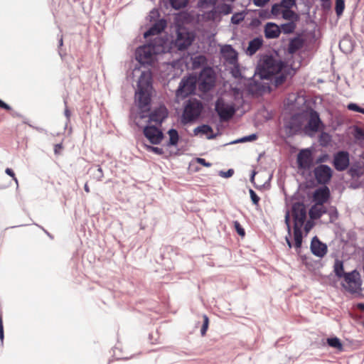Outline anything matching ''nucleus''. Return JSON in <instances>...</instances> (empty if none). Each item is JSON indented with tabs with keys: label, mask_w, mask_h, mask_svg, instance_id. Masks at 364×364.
<instances>
[{
	"label": "nucleus",
	"mask_w": 364,
	"mask_h": 364,
	"mask_svg": "<svg viewBox=\"0 0 364 364\" xmlns=\"http://www.w3.org/2000/svg\"><path fill=\"white\" fill-rule=\"evenodd\" d=\"M359 273L354 270L345 274L343 287L350 293L357 292L360 289V282L359 281Z\"/></svg>",
	"instance_id": "9b49d317"
},
{
	"label": "nucleus",
	"mask_w": 364,
	"mask_h": 364,
	"mask_svg": "<svg viewBox=\"0 0 364 364\" xmlns=\"http://www.w3.org/2000/svg\"><path fill=\"white\" fill-rule=\"evenodd\" d=\"M63 146L62 144H57L54 146V152L55 154L58 155L60 154L61 150L63 149Z\"/></svg>",
	"instance_id": "864d4df0"
},
{
	"label": "nucleus",
	"mask_w": 364,
	"mask_h": 364,
	"mask_svg": "<svg viewBox=\"0 0 364 364\" xmlns=\"http://www.w3.org/2000/svg\"><path fill=\"white\" fill-rule=\"evenodd\" d=\"M65 114L68 118L70 117V112L68 109H65Z\"/></svg>",
	"instance_id": "e2e57ef3"
},
{
	"label": "nucleus",
	"mask_w": 364,
	"mask_h": 364,
	"mask_svg": "<svg viewBox=\"0 0 364 364\" xmlns=\"http://www.w3.org/2000/svg\"><path fill=\"white\" fill-rule=\"evenodd\" d=\"M249 193L253 204L258 206L260 200L259 197L256 194V193L252 189H250Z\"/></svg>",
	"instance_id": "79ce46f5"
},
{
	"label": "nucleus",
	"mask_w": 364,
	"mask_h": 364,
	"mask_svg": "<svg viewBox=\"0 0 364 364\" xmlns=\"http://www.w3.org/2000/svg\"><path fill=\"white\" fill-rule=\"evenodd\" d=\"M346 41L343 40V41H341L340 42V43H339V47H340L341 48H342L343 44H344V43H346Z\"/></svg>",
	"instance_id": "0e129e2a"
},
{
	"label": "nucleus",
	"mask_w": 364,
	"mask_h": 364,
	"mask_svg": "<svg viewBox=\"0 0 364 364\" xmlns=\"http://www.w3.org/2000/svg\"><path fill=\"white\" fill-rule=\"evenodd\" d=\"M257 139V136L255 134H250L249 136H245L241 139L238 140L240 142H245V141H252L256 140Z\"/></svg>",
	"instance_id": "49530a36"
},
{
	"label": "nucleus",
	"mask_w": 364,
	"mask_h": 364,
	"mask_svg": "<svg viewBox=\"0 0 364 364\" xmlns=\"http://www.w3.org/2000/svg\"><path fill=\"white\" fill-rule=\"evenodd\" d=\"M234 228L239 235H240L242 237H245V231L238 221L234 222Z\"/></svg>",
	"instance_id": "58836bf2"
},
{
	"label": "nucleus",
	"mask_w": 364,
	"mask_h": 364,
	"mask_svg": "<svg viewBox=\"0 0 364 364\" xmlns=\"http://www.w3.org/2000/svg\"><path fill=\"white\" fill-rule=\"evenodd\" d=\"M345 9V2L344 0H336V13L338 16L342 15Z\"/></svg>",
	"instance_id": "72a5a7b5"
},
{
	"label": "nucleus",
	"mask_w": 364,
	"mask_h": 364,
	"mask_svg": "<svg viewBox=\"0 0 364 364\" xmlns=\"http://www.w3.org/2000/svg\"><path fill=\"white\" fill-rule=\"evenodd\" d=\"M203 323L201 327L200 333H201L202 336H205L206 333V331L208 328L209 318L207 315H203Z\"/></svg>",
	"instance_id": "4c0bfd02"
},
{
	"label": "nucleus",
	"mask_w": 364,
	"mask_h": 364,
	"mask_svg": "<svg viewBox=\"0 0 364 364\" xmlns=\"http://www.w3.org/2000/svg\"><path fill=\"white\" fill-rule=\"evenodd\" d=\"M282 17L286 20L297 21L298 15L290 9H284L282 12Z\"/></svg>",
	"instance_id": "c85d7f7f"
},
{
	"label": "nucleus",
	"mask_w": 364,
	"mask_h": 364,
	"mask_svg": "<svg viewBox=\"0 0 364 364\" xmlns=\"http://www.w3.org/2000/svg\"><path fill=\"white\" fill-rule=\"evenodd\" d=\"M203 109L201 102L197 100H189L183 110V121L185 123L191 122L197 119Z\"/></svg>",
	"instance_id": "1a4fd4ad"
},
{
	"label": "nucleus",
	"mask_w": 364,
	"mask_h": 364,
	"mask_svg": "<svg viewBox=\"0 0 364 364\" xmlns=\"http://www.w3.org/2000/svg\"><path fill=\"white\" fill-rule=\"evenodd\" d=\"M349 164V154L347 151H341L334 155L333 165L337 171H345L348 167Z\"/></svg>",
	"instance_id": "4468645a"
},
{
	"label": "nucleus",
	"mask_w": 364,
	"mask_h": 364,
	"mask_svg": "<svg viewBox=\"0 0 364 364\" xmlns=\"http://www.w3.org/2000/svg\"><path fill=\"white\" fill-rule=\"evenodd\" d=\"M314 177L319 184H328L333 176V171L327 165L320 164L314 169Z\"/></svg>",
	"instance_id": "9d476101"
},
{
	"label": "nucleus",
	"mask_w": 364,
	"mask_h": 364,
	"mask_svg": "<svg viewBox=\"0 0 364 364\" xmlns=\"http://www.w3.org/2000/svg\"><path fill=\"white\" fill-rule=\"evenodd\" d=\"M263 40L259 38H255L249 42L247 48V53L250 55H254L262 46Z\"/></svg>",
	"instance_id": "5701e85b"
},
{
	"label": "nucleus",
	"mask_w": 364,
	"mask_h": 364,
	"mask_svg": "<svg viewBox=\"0 0 364 364\" xmlns=\"http://www.w3.org/2000/svg\"><path fill=\"white\" fill-rule=\"evenodd\" d=\"M215 110L221 122H228L236 112L235 105L233 102L228 103L222 97H219L215 105Z\"/></svg>",
	"instance_id": "0eeeda50"
},
{
	"label": "nucleus",
	"mask_w": 364,
	"mask_h": 364,
	"mask_svg": "<svg viewBox=\"0 0 364 364\" xmlns=\"http://www.w3.org/2000/svg\"><path fill=\"white\" fill-rule=\"evenodd\" d=\"M98 171H99V172H100V173H102V168H101L100 167H99V168H98Z\"/></svg>",
	"instance_id": "774afa93"
},
{
	"label": "nucleus",
	"mask_w": 364,
	"mask_h": 364,
	"mask_svg": "<svg viewBox=\"0 0 364 364\" xmlns=\"http://www.w3.org/2000/svg\"><path fill=\"white\" fill-rule=\"evenodd\" d=\"M234 173V171L232 169H229L227 172H221V176L228 178L232 176Z\"/></svg>",
	"instance_id": "4d7b16f0"
},
{
	"label": "nucleus",
	"mask_w": 364,
	"mask_h": 364,
	"mask_svg": "<svg viewBox=\"0 0 364 364\" xmlns=\"http://www.w3.org/2000/svg\"><path fill=\"white\" fill-rule=\"evenodd\" d=\"M255 173H253V175H252V177H251V182H252V183L254 182Z\"/></svg>",
	"instance_id": "338daca9"
},
{
	"label": "nucleus",
	"mask_w": 364,
	"mask_h": 364,
	"mask_svg": "<svg viewBox=\"0 0 364 364\" xmlns=\"http://www.w3.org/2000/svg\"><path fill=\"white\" fill-rule=\"evenodd\" d=\"M326 210L323 205H318L317 203H315L309 210V215L312 219H318L323 214L326 213Z\"/></svg>",
	"instance_id": "b1692460"
},
{
	"label": "nucleus",
	"mask_w": 364,
	"mask_h": 364,
	"mask_svg": "<svg viewBox=\"0 0 364 364\" xmlns=\"http://www.w3.org/2000/svg\"><path fill=\"white\" fill-rule=\"evenodd\" d=\"M84 189H85V191L87 192V193H90V188H89V186H88L87 183L84 186Z\"/></svg>",
	"instance_id": "052dcab7"
},
{
	"label": "nucleus",
	"mask_w": 364,
	"mask_h": 364,
	"mask_svg": "<svg viewBox=\"0 0 364 364\" xmlns=\"http://www.w3.org/2000/svg\"><path fill=\"white\" fill-rule=\"evenodd\" d=\"M0 339L1 341L4 340V326H3V317L2 313L0 311Z\"/></svg>",
	"instance_id": "8fccbe9b"
},
{
	"label": "nucleus",
	"mask_w": 364,
	"mask_h": 364,
	"mask_svg": "<svg viewBox=\"0 0 364 364\" xmlns=\"http://www.w3.org/2000/svg\"><path fill=\"white\" fill-rule=\"evenodd\" d=\"M285 223L287 226V230H288V232H289V235L291 234V225H290V215H289V212L287 211L286 215H285Z\"/></svg>",
	"instance_id": "09e8293b"
},
{
	"label": "nucleus",
	"mask_w": 364,
	"mask_h": 364,
	"mask_svg": "<svg viewBox=\"0 0 364 364\" xmlns=\"http://www.w3.org/2000/svg\"><path fill=\"white\" fill-rule=\"evenodd\" d=\"M356 307L357 309H358L359 310L362 311H364V304L363 303H358L357 305H356Z\"/></svg>",
	"instance_id": "bf43d9fd"
},
{
	"label": "nucleus",
	"mask_w": 364,
	"mask_h": 364,
	"mask_svg": "<svg viewBox=\"0 0 364 364\" xmlns=\"http://www.w3.org/2000/svg\"><path fill=\"white\" fill-rule=\"evenodd\" d=\"M245 15L243 13H236L234 14L231 18V22L233 24H239L241 21L244 20Z\"/></svg>",
	"instance_id": "c9c22d12"
},
{
	"label": "nucleus",
	"mask_w": 364,
	"mask_h": 364,
	"mask_svg": "<svg viewBox=\"0 0 364 364\" xmlns=\"http://www.w3.org/2000/svg\"><path fill=\"white\" fill-rule=\"evenodd\" d=\"M281 5L284 9H291L296 4V0H282Z\"/></svg>",
	"instance_id": "37998d69"
},
{
	"label": "nucleus",
	"mask_w": 364,
	"mask_h": 364,
	"mask_svg": "<svg viewBox=\"0 0 364 364\" xmlns=\"http://www.w3.org/2000/svg\"><path fill=\"white\" fill-rule=\"evenodd\" d=\"M286 240H287L289 247L291 248L292 247L291 242L289 240V239L288 237H286Z\"/></svg>",
	"instance_id": "680f3d73"
},
{
	"label": "nucleus",
	"mask_w": 364,
	"mask_h": 364,
	"mask_svg": "<svg viewBox=\"0 0 364 364\" xmlns=\"http://www.w3.org/2000/svg\"><path fill=\"white\" fill-rule=\"evenodd\" d=\"M146 150L149 151L154 152L158 155H161L164 154V151L161 148L152 146H146Z\"/></svg>",
	"instance_id": "c03bdc74"
},
{
	"label": "nucleus",
	"mask_w": 364,
	"mask_h": 364,
	"mask_svg": "<svg viewBox=\"0 0 364 364\" xmlns=\"http://www.w3.org/2000/svg\"><path fill=\"white\" fill-rule=\"evenodd\" d=\"M207 62V59L204 55H199L192 58V64L193 68H198L200 66L205 65Z\"/></svg>",
	"instance_id": "c756f323"
},
{
	"label": "nucleus",
	"mask_w": 364,
	"mask_h": 364,
	"mask_svg": "<svg viewBox=\"0 0 364 364\" xmlns=\"http://www.w3.org/2000/svg\"><path fill=\"white\" fill-rule=\"evenodd\" d=\"M281 33L279 27L273 23H267L264 27V34L267 38H275Z\"/></svg>",
	"instance_id": "412c9836"
},
{
	"label": "nucleus",
	"mask_w": 364,
	"mask_h": 364,
	"mask_svg": "<svg viewBox=\"0 0 364 364\" xmlns=\"http://www.w3.org/2000/svg\"><path fill=\"white\" fill-rule=\"evenodd\" d=\"M284 67L281 60L272 56H264L258 67V74L262 79H269L272 75L279 74Z\"/></svg>",
	"instance_id": "20e7f679"
},
{
	"label": "nucleus",
	"mask_w": 364,
	"mask_h": 364,
	"mask_svg": "<svg viewBox=\"0 0 364 364\" xmlns=\"http://www.w3.org/2000/svg\"><path fill=\"white\" fill-rule=\"evenodd\" d=\"M197 85V77L190 75L183 77L176 92V96L178 100H183L190 95L194 93Z\"/></svg>",
	"instance_id": "6e6552de"
},
{
	"label": "nucleus",
	"mask_w": 364,
	"mask_h": 364,
	"mask_svg": "<svg viewBox=\"0 0 364 364\" xmlns=\"http://www.w3.org/2000/svg\"><path fill=\"white\" fill-rule=\"evenodd\" d=\"M168 117V110L165 106H160L154 109L149 114V124L154 123L155 126H160Z\"/></svg>",
	"instance_id": "2eb2a0df"
},
{
	"label": "nucleus",
	"mask_w": 364,
	"mask_h": 364,
	"mask_svg": "<svg viewBox=\"0 0 364 364\" xmlns=\"http://www.w3.org/2000/svg\"><path fill=\"white\" fill-rule=\"evenodd\" d=\"M283 7L282 6L281 4H274L272 6L271 12L274 16H278L282 14Z\"/></svg>",
	"instance_id": "a19ab883"
},
{
	"label": "nucleus",
	"mask_w": 364,
	"mask_h": 364,
	"mask_svg": "<svg viewBox=\"0 0 364 364\" xmlns=\"http://www.w3.org/2000/svg\"><path fill=\"white\" fill-rule=\"evenodd\" d=\"M138 89L135 97L139 107L144 108L148 106L151 102V93L152 90L151 76L150 73L143 72L139 79Z\"/></svg>",
	"instance_id": "7ed1b4c3"
},
{
	"label": "nucleus",
	"mask_w": 364,
	"mask_h": 364,
	"mask_svg": "<svg viewBox=\"0 0 364 364\" xmlns=\"http://www.w3.org/2000/svg\"><path fill=\"white\" fill-rule=\"evenodd\" d=\"M188 1L189 0H168L171 6L176 10L185 8Z\"/></svg>",
	"instance_id": "7c9ffc66"
},
{
	"label": "nucleus",
	"mask_w": 364,
	"mask_h": 364,
	"mask_svg": "<svg viewBox=\"0 0 364 364\" xmlns=\"http://www.w3.org/2000/svg\"><path fill=\"white\" fill-rule=\"evenodd\" d=\"M164 41L156 37L154 40L143 46H140L136 50V59L141 65H151L156 59V55L164 52Z\"/></svg>",
	"instance_id": "f257e3e1"
},
{
	"label": "nucleus",
	"mask_w": 364,
	"mask_h": 364,
	"mask_svg": "<svg viewBox=\"0 0 364 364\" xmlns=\"http://www.w3.org/2000/svg\"><path fill=\"white\" fill-rule=\"evenodd\" d=\"M303 114L304 118H308V123L305 129L314 132H317L321 123L318 114L312 109L309 112H304Z\"/></svg>",
	"instance_id": "dca6fc26"
},
{
	"label": "nucleus",
	"mask_w": 364,
	"mask_h": 364,
	"mask_svg": "<svg viewBox=\"0 0 364 364\" xmlns=\"http://www.w3.org/2000/svg\"><path fill=\"white\" fill-rule=\"evenodd\" d=\"M143 133L152 144H159L164 139L162 131L153 124L146 125L143 129Z\"/></svg>",
	"instance_id": "f8f14e48"
},
{
	"label": "nucleus",
	"mask_w": 364,
	"mask_h": 364,
	"mask_svg": "<svg viewBox=\"0 0 364 364\" xmlns=\"http://www.w3.org/2000/svg\"><path fill=\"white\" fill-rule=\"evenodd\" d=\"M218 0H200V6L203 9H208L210 6H214Z\"/></svg>",
	"instance_id": "e433bc0d"
},
{
	"label": "nucleus",
	"mask_w": 364,
	"mask_h": 364,
	"mask_svg": "<svg viewBox=\"0 0 364 364\" xmlns=\"http://www.w3.org/2000/svg\"><path fill=\"white\" fill-rule=\"evenodd\" d=\"M5 172L6 174L10 176L13 178V180L15 181L16 184L18 186V181L17 178L16 177L15 173L13 171V170L11 168H6Z\"/></svg>",
	"instance_id": "de8ad7c7"
},
{
	"label": "nucleus",
	"mask_w": 364,
	"mask_h": 364,
	"mask_svg": "<svg viewBox=\"0 0 364 364\" xmlns=\"http://www.w3.org/2000/svg\"><path fill=\"white\" fill-rule=\"evenodd\" d=\"M194 132L196 134L201 133L203 134H207L208 133H212L213 129L209 125L203 124L201 126L196 127Z\"/></svg>",
	"instance_id": "2f4dec72"
},
{
	"label": "nucleus",
	"mask_w": 364,
	"mask_h": 364,
	"mask_svg": "<svg viewBox=\"0 0 364 364\" xmlns=\"http://www.w3.org/2000/svg\"><path fill=\"white\" fill-rule=\"evenodd\" d=\"M311 250L314 255L323 257L327 253V246L321 242L317 237H314L311 242Z\"/></svg>",
	"instance_id": "f3484780"
},
{
	"label": "nucleus",
	"mask_w": 364,
	"mask_h": 364,
	"mask_svg": "<svg viewBox=\"0 0 364 364\" xmlns=\"http://www.w3.org/2000/svg\"><path fill=\"white\" fill-rule=\"evenodd\" d=\"M312 226H313V225H312L311 222H310V221H308V222H306V223H304V226H303V227L304 228V230H305V232H306V234H307V233L310 231V230L312 228Z\"/></svg>",
	"instance_id": "6e6d98bb"
},
{
	"label": "nucleus",
	"mask_w": 364,
	"mask_h": 364,
	"mask_svg": "<svg viewBox=\"0 0 364 364\" xmlns=\"http://www.w3.org/2000/svg\"><path fill=\"white\" fill-rule=\"evenodd\" d=\"M0 108L4 109L6 110H11V107L0 100Z\"/></svg>",
	"instance_id": "13d9d810"
},
{
	"label": "nucleus",
	"mask_w": 364,
	"mask_h": 364,
	"mask_svg": "<svg viewBox=\"0 0 364 364\" xmlns=\"http://www.w3.org/2000/svg\"><path fill=\"white\" fill-rule=\"evenodd\" d=\"M269 0H253V3L257 6H264Z\"/></svg>",
	"instance_id": "3c124183"
},
{
	"label": "nucleus",
	"mask_w": 364,
	"mask_h": 364,
	"mask_svg": "<svg viewBox=\"0 0 364 364\" xmlns=\"http://www.w3.org/2000/svg\"><path fill=\"white\" fill-rule=\"evenodd\" d=\"M215 83V74L213 68H204L199 74L197 84L200 91L206 92L210 91Z\"/></svg>",
	"instance_id": "423d86ee"
},
{
	"label": "nucleus",
	"mask_w": 364,
	"mask_h": 364,
	"mask_svg": "<svg viewBox=\"0 0 364 364\" xmlns=\"http://www.w3.org/2000/svg\"><path fill=\"white\" fill-rule=\"evenodd\" d=\"M327 343L329 346L334 348L339 351H342L343 350V344L341 342V340L337 337L327 338Z\"/></svg>",
	"instance_id": "cd10ccee"
},
{
	"label": "nucleus",
	"mask_w": 364,
	"mask_h": 364,
	"mask_svg": "<svg viewBox=\"0 0 364 364\" xmlns=\"http://www.w3.org/2000/svg\"><path fill=\"white\" fill-rule=\"evenodd\" d=\"M218 11L220 14H223L225 15L232 13V6L230 5L226 4H223L220 5V6L218 7Z\"/></svg>",
	"instance_id": "f704fd0d"
},
{
	"label": "nucleus",
	"mask_w": 364,
	"mask_h": 364,
	"mask_svg": "<svg viewBox=\"0 0 364 364\" xmlns=\"http://www.w3.org/2000/svg\"><path fill=\"white\" fill-rule=\"evenodd\" d=\"M329 158L330 157L328 154H321L316 159V163L320 165L322 163L328 161L329 160Z\"/></svg>",
	"instance_id": "a18cd8bd"
},
{
	"label": "nucleus",
	"mask_w": 364,
	"mask_h": 364,
	"mask_svg": "<svg viewBox=\"0 0 364 364\" xmlns=\"http://www.w3.org/2000/svg\"><path fill=\"white\" fill-rule=\"evenodd\" d=\"M291 216L294 220L295 247L300 248L302 244L301 229L306 220V209L304 203L298 202L292 205Z\"/></svg>",
	"instance_id": "f03ea898"
},
{
	"label": "nucleus",
	"mask_w": 364,
	"mask_h": 364,
	"mask_svg": "<svg viewBox=\"0 0 364 364\" xmlns=\"http://www.w3.org/2000/svg\"><path fill=\"white\" fill-rule=\"evenodd\" d=\"M296 161L299 168L309 170L313 166V156L311 149L301 150L297 155Z\"/></svg>",
	"instance_id": "ddd939ff"
},
{
	"label": "nucleus",
	"mask_w": 364,
	"mask_h": 364,
	"mask_svg": "<svg viewBox=\"0 0 364 364\" xmlns=\"http://www.w3.org/2000/svg\"><path fill=\"white\" fill-rule=\"evenodd\" d=\"M221 52L223 56L229 60L230 63H234L237 58V52L230 45L225 46L222 49Z\"/></svg>",
	"instance_id": "4be33fe9"
},
{
	"label": "nucleus",
	"mask_w": 364,
	"mask_h": 364,
	"mask_svg": "<svg viewBox=\"0 0 364 364\" xmlns=\"http://www.w3.org/2000/svg\"><path fill=\"white\" fill-rule=\"evenodd\" d=\"M303 119V113L295 114L291 118L288 124L291 134H295L301 129Z\"/></svg>",
	"instance_id": "6ab92c4d"
},
{
	"label": "nucleus",
	"mask_w": 364,
	"mask_h": 364,
	"mask_svg": "<svg viewBox=\"0 0 364 364\" xmlns=\"http://www.w3.org/2000/svg\"><path fill=\"white\" fill-rule=\"evenodd\" d=\"M334 272L338 278H343L347 273L344 272L343 264L342 261L336 260L334 264Z\"/></svg>",
	"instance_id": "bb28decb"
},
{
	"label": "nucleus",
	"mask_w": 364,
	"mask_h": 364,
	"mask_svg": "<svg viewBox=\"0 0 364 364\" xmlns=\"http://www.w3.org/2000/svg\"><path fill=\"white\" fill-rule=\"evenodd\" d=\"M330 198V191L327 186L318 188L313 195V200L318 205H323Z\"/></svg>",
	"instance_id": "a211bd4d"
},
{
	"label": "nucleus",
	"mask_w": 364,
	"mask_h": 364,
	"mask_svg": "<svg viewBox=\"0 0 364 364\" xmlns=\"http://www.w3.org/2000/svg\"><path fill=\"white\" fill-rule=\"evenodd\" d=\"M168 134L169 136V141L167 143V146H176L179 140V136L177 130L175 129H171L168 130Z\"/></svg>",
	"instance_id": "a878e982"
},
{
	"label": "nucleus",
	"mask_w": 364,
	"mask_h": 364,
	"mask_svg": "<svg viewBox=\"0 0 364 364\" xmlns=\"http://www.w3.org/2000/svg\"><path fill=\"white\" fill-rule=\"evenodd\" d=\"M194 39L195 35L193 32L189 31L185 27H178L172 45L178 50H185L192 44Z\"/></svg>",
	"instance_id": "39448f33"
},
{
	"label": "nucleus",
	"mask_w": 364,
	"mask_h": 364,
	"mask_svg": "<svg viewBox=\"0 0 364 364\" xmlns=\"http://www.w3.org/2000/svg\"><path fill=\"white\" fill-rule=\"evenodd\" d=\"M287 76L284 75L283 73L279 74L277 76L275 77L274 79V85L275 86H279L282 84H283L286 80Z\"/></svg>",
	"instance_id": "ea45409f"
},
{
	"label": "nucleus",
	"mask_w": 364,
	"mask_h": 364,
	"mask_svg": "<svg viewBox=\"0 0 364 364\" xmlns=\"http://www.w3.org/2000/svg\"><path fill=\"white\" fill-rule=\"evenodd\" d=\"M360 107L358 106L356 104H354V103H350L348 105V109L349 110H352V111H355V112H359V109H360Z\"/></svg>",
	"instance_id": "603ef678"
},
{
	"label": "nucleus",
	"mask_w": 364,
	"mask_h": 364,
	"mask_svg": "<svg viewBox=\"0 0 364 364\" xmlns=\"http://www.w3.org/2000/svg\"><path fill=\"white\" fill-rule=\"evenodd\" d=\"M304 44V41L299 38L296 37L291 40L289 44L288 50L289 53H294L299 49H301Z\"/></svg>",
	"instance_id": "393cba45"
},
{
	"label": "nucleus",
	"mask_w": 364,
	"mask_h": 364,
	"mask_svg": "<svg viewBox=\"0 0 364 364\" xmlns=\"http://www.w3.org/2000/svg\"><path fill=\"white\" fill-rule=\"evenodd\" d=\"M358 112L364 114V108L360 107Z\"/></svg>",
	"instance_id": "69168bd1"
},
{
	"label": "nucleus",
	"mask_w": 364,
	"mask_h": 364,
	"mask_svg": "<svg viewBox=\"0 0 364 364\" xmlns=\"http://www.w3.org/2000/svg\"><path fill=\"white\" fill-rule=\"evenodd\" d=\"M197 162L204 166H206V167H209L211 165L210 163L206 162L205 159H204L203 158H198Z\"/></svg>",
	"instance_id": "5fc2aeb1"
},
{
	"label": "nucleus",
	"mask_w": 364,
	"mask_h": 364,
	"mask_svg": "<svg viewBox=\"0 0 364 364\" xmlns=\"http://www.w3.org/2000/svg\"><path fill=\"white\" fill-rule=\"evenodd\" d=\"M166 26V22L165 20L161 19L156 21L147 31L144 33V38L158 35L164 30Z\"/></svg>",
	"instance_id": "aec40b11"
},
{
	"label": "nucleus",
	"mask_w": 364,
	"mask_h": 364,
	"mask_svg": "<svg viewBox=\"0 0 364 364\" xmlns=\"http://www.w3.org/2000/svg\"><path fill=\"white\" fill-rule=\"evenodd\" d=\"M296 25L294 22H289L282 25L281 29L284 33H291L294 32Z\"/></svg>",
	"instance_id": "473e14b6"
}]
</instances>
